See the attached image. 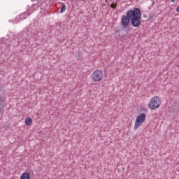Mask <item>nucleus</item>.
I'll use <instances>...</instances> for the list:
<instances>
[{
	"instance_id": "obj_11",
	"label": "nucleus",
	"mask_w": 179,
	"mask_h": 179,
	"mask_svg": "<svg viewBox=\"0 0 179 179\" xmlns=\"http://www.w3.org/2000/svg\"><path fill=\"white\" fill-rule=\"evenodd\" d=\"M110 8H112L113 9H115V8H117V5L113 3L110 4Z\"/></svg>"
},
{
	"instance_id": "obj_14",
	"label": "nucleus",
	"mask_w": 179,
	"mask_h": 179,
	"mask_svg": "<svg viewBox=\"0 0 179 179\" xmlns=\"http://www.w3.org/2000/svg\"><path fill=\"white\" fill-rule=\"evenodd\" d=\"M34 6H36V8H38V5H37V4H34Z\"/></svg>"
},
{
	"instance_id": "obj_8",
	"label": "nucleus",
	"mask_w": 179,
	"mask_h": 179,
	"mask_svg": "<svg viewBox=\"0 0 179 179\" xmlns=\"http://www.w3.org/2000/svg\"><path fill=\"white\" fill-rule=\"evenodd\" d=\"M25 124L26 125H31V124H33V120H31V117H27L25 119Z\"/></svg>"
},
{
	"instance_id": "obj_17",
	"label": "nucleus",
	"mask_w": 179,
	"mask_h": 179,
	"mask_svg": "<svg viewBox=\"0 0 179 179\" xmlns=\"http://www.w3.org/2000/svg\"><path fill=\"white\" fill-rule=\"evenodd\" d=\"M81 1H85V0H81Z\"/></svg>"
},
{
	"instance_id": "obj_9",
	"label": "nucleus",
	"mask_w": 179,
	"mask_h": 179,
	"mask_svg": "<svg viewBox=\"0 0 179 179\" xmlns=\"http://www.w3.org/2000/svg\"><path fill=\"white\" fill-rule=\"evenodd\" d=\"M66 10V6L65 3H61V9H60V13H64Z\"/></svg>"
},
{
	"instance_id": "obj_10",
	"label": "nucleus",
	"mask_w": 179,
	"mask_h": 179,
	"mask_svg": "<svg viewBox=\"0 0 179 179\" xmlns=\"http://www.w3.org/2000/svg\"><path fill=\"white\" fill-rule=\"evenodd\" d=\"M23 34H24V31H21L19 34H17V37L19 39H20V38H22V37H23Z\"/></svg>"
},
{
	"instance_id": "obj_16",
	"label": "nucleus",
	"mask_w": 179,
	"mask_h": 179,
	"mask_svg": "<svg viewBox=\"0 0 179 179\" xmlns=\"http://www.w3.org/2000/svg\"><path fill=\"white\" fill-rule=\"evenodd\" d=\"M17 45H19V41H17Z\"/></svg>"
},
{
	"instance_id": "obj_15",
	"label": "nucleus",
	"mask_w": 179,
	"mask_h": 179,
	"mask_svg": "<svg viewBox=\"0 0 179 179\" xmlns=\"http://www.w3.org/2000/svg\"><path fill=\"white\" fill-rule=\"evenodd\" d=\"M171 2H176V0H171Z\"/></svg>"
},
{
	"instance_id": "obj_7",
	"label": "nucleus",
	"mask_w": 179,
	"mask_h": 179,
	"mask_svg": "<svg viewBox=\"0 0 179 179\" xmlns=\"http://www.w3.org/2000/svg\"><path fill=\"white\" fill-rule=\"evenodd\" d=\"M30 15H31V13L26 12L20 14V17H21V19H26L27 16H30Z\"/></svg>"
},
{
	"instance_id": "obj_13",
	"label": "nucleus",
	"mask_w": 179,
	"mask_h": 179,
	"mask_svg": "<svg viewBox=\"0 0 179 179\" xmlns=\"http://www.w3.org/2000/svg\"><path fill=\"white\" fill-rule=\"evenodd\" d=\"M176 12H179V6L176 8Z\"/></svg>"
},
{
	"instance_id": "obj_2",
	"label": "nucleus",
	"mask_w": 179,
	"mask_h": 179,
	"mask_svg": "<svg viewBox=\"0 0 179 179\" xmlns=\"http://www.w3.org/2000/svg\"><path fill=\"white\" fill-rule=\"evenodd\" d=\"M162 104V99L158 96H154L150 99L148 103V108L150 110H157Z\"/></svg>"
},
{
	"instance_id": "obj_12",
	"label": "nucleus",
	"mask_w": 179,
	"mask_h": 179,
	"mask_svg": "<svg viewBox=\"0 0 179 179\" xmlns=\"http://www.w3.org/2000/svg\"><path fill=\"white\" fill-rule=\"evenodd\" d=\"M148 19L149 20H153V15H149Z\"/></svg>"
},
{
	"instance_id": "obj_5",
	"label": "nucleus",
	"mask_w": 179,
	"mask_h": 179,
	"mask_svg": "<svg viewBox=\"0 0 179 179\" xmlns=\"http://www.w3.org/2000/svg\"><path fill=\"white\" fill-rule=\"evenodd\" d=\"M5 107V99L0 95V114L3 112V108Z\"/></svg>"
},
{
	"instance_id": "obj_1",
	"label": "nucleus",
	"mask_w": 179,
	"mask_h": 179,
	"mask_svg": "<svg viewBox=\"0 0 179 179\" xmlns=\"http://www.w3.org/2000/svg\"><path fill=\"white\" fill-rule=\"evenodd\" d=\"M142 13L139 8H134L133 10H129L127 12L126 15H123L121 17L122 29H125L126 33L131 31L129 24L133 27H140L142 22Z\"/></svg>"
},
{
	"instance_id": "obj_4",
	"label": "nucleus",
	"mask_w": 179,
	"mask_h": 179,
	"mask_svg": "<svg viewBox=\"0 0 179 179\" xmlns=\"http://www.w3.org/2000/svg\"><path fill=\"white\" fill-rule=\"evenodd\" d=\"M103 73L101 70H95L92 74V80L93 82H101L103 80Z\"/></svg>"
},
{
	"instance_id": "obj_3",
	"label": "nucleus",
	"mask_w": 179,
	"mask_h": 179,
	"mask_svg": "<svg viewBox=\"0 0 179 179\" xmlns=\"http://www.w3.org/2000/svg\"><path fill=\"white\" fill-rule=\"evenodd\" d=\"M145 121H146V113H143L139 114L136 117L134 129H138V128H139V126L142 125V124H143Z\"/></svg>"
},
{
	"instance_id": "obj_6",
	"label": "nucleus",
	"mask_w": 179,
	"mask_h": 179,
	"mask_svg": "<svg viewBox=\"0 0 179 179\" xmlns=\"http://www.w3.org/2000/svg\"><path fill=\"white\" fill-rule=\"evenodd\" d=\"M30 178H31L30 173L27 172L23 173L20 178V179H30Z\"/></svg>"
}]
</instances>
